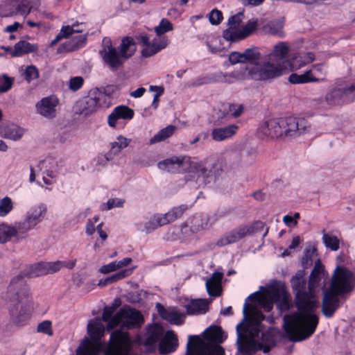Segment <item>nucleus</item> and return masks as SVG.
<instances>
[{
    "label": "nucleus",
    "instance_id": "obj_1",
    "mask_svg": "<svg viewBox=\"0 0 355 355\" xmlns=\"http://www.w3.org/2000/svg\"><path fill=\"white\" fill-rule=\"evenodd\" d=\"M276 304L281 312L290 309L291 297L282 283L260 286L259 291L250 294L243 304V321L236 326L238 350L248 355L257 351L270 352L276 345L277 329L270 327L263 331L261 322L265 316L260 310L270 312Z\"/></svg>",
    "mask_w": 355,
    "mask_h": 355
},
{
    "label": "nucleus",
    "instance_id": "obj_2",
    "mask_svg": "<svg viewBox=\"0 0 355 355\" xmlns=\"http://www.w3.org/2000/svg\"><path fill=\"white\" fill-rule=\"evenodd\" d=\"M327 274L323 266L317 262L311 273L308 291H304L306 282L304 272L299 271L291 279V286L295 292V304L297 311L284 316L283 327L287 338L299 342L309 338L315 332L318 324L315 311L318 306V291L320 282L325 280Z\"/></svg>",
    "mask_w": 355,
    "mask_h": 355
},
{
    "label": "nucleus",
    "instance_id": "obj_3",
    "mask_svg": "<svg viewBox=\"0 0 355 355\" xmlns=\"http://www.w3.org/2000/svg\"><path fill=\"white\" fill-rule=\"evenodd\" d=\"M260 53L257 48H249L243 53L232 52L229 60L232 64L247 62L238 70L224 76V81L232 83L235 80H268L281 76L284 66L282 63L259 62Z\"/></svg>",
    "mask_w": 355,
    "mask_h": 355
},
{
    "label": "nucleus",
    "instance_id": "obj_4",
    "mask_svg": "<svg viewBox=\"0 0 355 355\" xmlns=\"http://www.w3.org/2000/svg\"><path fill=\"white\" fill-rule=\"evenodd\" d=\"M8 297L15 305L9 308L11 322L17 327H24L30 321L35 307L33 298L21 277H14L8 287Z\"/></svg>",
    "mask_w": 355,
    "mask_h": 355
},
{
    "label": "nucleus",
    "instance_id": "obj_5",
    "mask_svg": "<svg viewBox=\"0 0 355 355\" xmlns=\"http://www.w3.org/2000/svg\"><path fill=\"white\" fill-rule=\"evenodd\" d=\"M159 169L168 172L182 171L187 173V181H195L199 185L207 184L215 181V174L205 163L187 156H173L157 164Z\"/></svg>",
    "mask_w": 355,
    "mask_h": 355
},
{
    "label": "nucleus",
    "instance_id": "obj_6",
    "mask_svg": "<svg viewBox=\"0 0 355 355\" xmlns=\"http://www.w3.org/2000/svg\"><path fill=\"white\" fill-rule=\"evenodd\" d=\"M354 286L355 275L345 267L337 266L330 286L323 291L322 311L324 316L331 318L339 307V296L352 291Z\"/></svg>",
    "mask_w": 355,
    "mask_h": 355
},
{
    "label": "nucleus",
    "instance_id": "obj_7",
    "mask_svg": "<svg viewBox=\"0 0 355 355\" xmlns=\"http://www.w3.org/2000/svg\"><path fill=\"white\" fill-rule=\"evenodd\" d=\"M226 338L220 327L211 326L203 333V338L189 336L187 344V355H225L218 343Z\"/></svg>",
    "mask_w": 355,
    "mask_h": 355
},
{
    "label": "nucleus",
    "instance_id": "obj_8",
    "mask_svg": "<svg viewBox=\"0 0 355 355\" xmlns=\"http://www.w3.org/2000/svg\"><path fill=\"white\" fill-rule=\"evenodd\" d=\"M114 310L115 308L113 306H105L103 309L102 320L107 322L108 331L117 326L126 329L136 328L140 327L144 322L143 315L135 309L124 306L113 315Z\"/></svg>",
    "mask_w": 355,
    "mask_h": 355
},
{
    "label": "nucleus",
    "instance_id": "obj_9",
    "mask_svg": "<svg viewBox=\"0 0 355 355\" xmlns=\"http://www.w3.org/2000/svg\"><path fill=\"white\" fill-rule=\"evenodd\" d=\"M86 26L83 23L74 22L71 25H63L54 40L51 42V46L55 45L62 39L67 41L62 44L58 49L59 53L73 51L83 47L87 42L88 33L82 34Z\"/></svg>",
    "mask_w": 355,
    "mask_h": 355
},
{
    "label": "nucleus",
    "instance_id": "obj_10",
    "mask_svg": "<svg viewBox=\"0 0 355 355\" xmlns=\"http://www.w3.org/2000/svg\"><path fill=\"white\" fill-rule=\"evenodd\" d=\"M244 13L239 12L230 16L227 20V28L223 33V39L230 43H236L253 34L258 27V19H250L243 24Z\"/></svg>",
    "mask_w": 355,
    "mask_h": 355
},
{
    "label": "nucleus",
    "instance_id": "obj_11",
    "mask_svg": "<svg viewBox=\"0 0 355 355\" xmlns=\"http://www.w3.org/2000/svg\"><path fill=\"white\" fill-rule=\"evenodd\" d=\"M46 213L47 207L44 203H40L29 208L22 220L15 221L13 223L17 232V241L26 239L28 236V232L42 223Z\"/></svg>",
    "mask_w": 355,
    "mask_h": 355
},
{
    "label": "nucleus",
    "instance_id": "obj_12",
    "mask_svg": "<svg viewBox=\"0 0 355 355\" xmlns=\"http://www.w3.org/2000/svg\"><path fill=\"white\" fill-rule=\"evenodd\" d=\"M91 340L85 339L76 349V355H97L101 347V339L105 334V326L99 319L91 320L87 324Z\"/></svg>",
    "mask_w": 355,
    "mask_h": 355
},
{
    "label": "nucleus",
    "instance_id": "obj_13",
    "mask_svg": "<svg viewBox=\"0 0 355 355\" xmlns=\"http://www.w3.org/2000/svg\"><path fill=\"white\" fill-rule=\"evenodd\" d=\"M110 104V96L105 92L96 89L89 92V95L80 100L76 106L80 114L90 115L100 108L107 107Z\"/></svg>",
    "mask_w": 355,
    "mask_h": 355
},
{
    "label": "nucleus",
    "instance_id": "obj_14",
    "mask_svg": "<svg viewBox=\"0 0 355 355\" xmlns=\"http://www.w3.org/2000/svg\"><path fill=\"white\" fill-rule=\"evenodd\" d=\"M263 228V223L257 221L250 225H241L222 235L216 241L219 247L234 243L248 235L254 234Z\"/></svg>",
    "mask_w": 355,
    "mask_h": 355
},
{
    "label": "nucleus",
    "instance_id": "obj_15",
    "mask_svg": "<svg viewBox=\"0 0 355 355\" xmlns=\"http://www.w3.org/2000/svg\"><path fill=\"white\" fill-rule=\"evenodd\" d=\"M137 40L141 48V56L144 58L154 56L166 49L169 44V40L167 37L155 36L151 37L147 35H140Z\"/></svg>",
    "mask_w": 355,
    "mask_h": 355
},
{
    "label": "nucleus",
    "instance_id": "obj_16",
    "mask_svg": "<svg viewBox=\"0 0 355 355\" xmlns=\"http://www.w3.org/2000/svg\"><path fill=\"white\" fill-rule=\"evenodd\" d=\"M283 137H296L312 130L310 123L303 118L288 116L282 118Z\"/></svg>",
    "mask_w": 355,
    "mask_h": 355
},
{
    "label": "nucleus",
    "instance_id": "obj_17",
    "mask_svg": "<svg viewBox=\"0 0 355 355\" xmlns=\"http://www.w3.org/2000/svg\"><path fill=\"white\" fill-rule=\"evenodd\" d=\"M104 62L111 69H116L120 67L123 61L118 54L116 49L112 46L111 39L104 37L102 41V49L99 51Z\"/></svg>",
    "mask_w": 355,
    "mask_h": 355
},
{
    "label": "nucleus",
    "instance_id": "obj_18",
    "mask_svg": "<svg viewBox=\"0 0 355 355\" xmlns=\"http://www.w3.org/2000/svg\"><path fill=\"white\" fill-rule=\"evenodd\" d=\"M291 54V46L286 42H279L273 46L271 52L266 55V60L264 62L282 63L285 68L284 72L281 74L282 76L288 73V62L285 59Z\"/></svg>",
    "mask_w": 355,
    "mask_h": 355
},
{
    "label": "nucleus",
    "instance_id": "obj_19",
    "mask_svg": "<svg viewBox=\"0 0 355 355\" xmlns=\"http://www.w3.org/2000/svg\"><path fill=\"white\" fill-rule=\"evenodd\" d=\"M58 263L53 262H39L27 266L22 275H18L16 277H21L24 279V276L32 278L37 277L47 274L55 273ZM24 280V279H22ZM24 282V281H23Z\"/></svg>",
    "mask_w": 355,
    "mask_h": 355
},
{
    "label": "nucleus",
    "instance_id": "obj_20",
    "mask_svg": "<svg viewBox=\"0 0 355 355\" xmlns=\"http://www.w3.org/2000/svg\"><path fill=\"white\" fill-rule=\"evenodd\" d=\"M59 104L58 98L54 96H49L42 98L35 105V109L37 114L49 119H51L56 116V108Z\"/></svg>",
    "mask_w": 355,
    "mask_h": 355
},
{
    "label": "nucleus",
    "instance_id": "obj_21",
    "mask_svg": "<svg viewBox=\"0 0 355 355\" xmlns=\"http://www.w3.org/2000/svg\"><path fill=\"white\" fill-rule=\"evenodd\" d=\"M134 110L126 105H119L114 108L107 116V123L111 128H116L119 121H128L134 116Z\"/></svg>",
    "mask_w": 355,
    "mask_h": 355
},
{
    "label": "nucleus",
    "instance_id": "obj_22",
    "mask_svg": "<svg viewBox=\"0 0 355 355\" xmlns=\"http://www.w3.org/2000/svg\"><path fill=\"white\" fill-rule=\"evenodd\" d=\"M57 163L52 159H46L40 161L37 168L42 174V180L46 185H51L57 176Z\"/></svg>",
    "mask_w": 355,
    "mask_h": 355
},
{
    "label": "nucleus",
    "instance_id": "obj_23",
    "mask_svg": "<svg viewBox=\"0 0 355 355\" xmlns=\"http://www.w3.org/2000/svg\"><path fill=\"white\" fill-rule=\"evenodd\" d=\"M260 136L266 137H283L282 118L271 119L263 123L258 130Z\"/></svg>",
    "mask_w": 355,
    "mask_h": 355
},
{
    "label": "nucleus",
    "instance_id": "obj_24",
    "mask_svg": "<svg viewBox=\"0 0 355 355\" xmlns=\"http://www.w3.org/2000/svg\"><path fill=\"white\" fill-rule=\"evenodd\" d=\"M354 90L355 87L353 85L345 89H334L327 94L326 101L331 105L345 103L346 99H350L351 96L352 97L354 96Z\"/></svg>",
    "mask_w": 355,
    "mask_h": 355
},
{
    "label": "nucleus",
    "instance_id": "obj_25",
    "mask_svg": "<svg viewBox=\"0 0 355 355\" xmlns=\"http://www.w3.org/2000/svg\"><path fill=\"white\" fill-rule=\"evenodd\" d=\"M132 139L123 135H119L114 141L110 143V149L103 157H98V160L105 159L107 162L112 160L122 150L127 148Z\"/></svg>",
    "mask_w": 355,
    "mask_h": 355
},
{
    "label": "nucleus",
    "instance_id": "obj_26",
    "mask_svg": "<svg viewBox=\"0 0 355 355\" xmlns=\"http://www.w3.org/2000/svg\"><path fill=\"white\" fill-rule=\"evenodd\" d=\"M315 60V55L313 53L309 52L304 55H299L298 53L291 54V58L287 59L288 66L289 67L288 72L290 71H297L304 67V66L311 63Z\"/></svg>",
    "mask_w": 355,
    "mask_h": 355
},
{
    "label": "nucleus",
    "instance_id": "obj_27",
    "mask_svg": "<svg viewBox=\"0 0 355 355\" xmlns=\"http://www.w3.org/2000/svg\"><path fill=\"white\" fill-rule=\"evenodd\" d=\"M161 335L160 328L153 327L139 339V342L141 345H144L148 351L151 352L155 349L156 344L159 340Z\"/></svg>",
    "mask_w": 355,
    "mask_h": 355
},
{
    "label": "nucleus",
    "instance_id": "obj_28",
    "mask_svg": "<svg viewBox=\"0 0 355 355\" xmlns=\"http://www.w3.org/2000/svg\"><path fill=\"white\" fill-rule=\"evenodd\" d=\"M12 6L15 10L1 12L3 17H10L17 15L26 17L32 10L31 3L28 0H12Z\"/></svg>",
    "mask_w": 355,
    "mask_h": 355
},
{
    "label": "nucleus",
    "instance_id": "obj_29",
    "mask_svg": "<svg viewBox=\"0 0 355 355\" xmlns=\"http://www.w3.org/2000/svg\"><path fill=\"white\" fill-rule=\"evenodd\" d=\"M223 277L222 272H215L210 277L205 279L206 289L210 296L218 297L220 295Z\"/></svg>",
    "mask_w": 355,
    "mask_h": 355
},
{
    "label": "nucleus",
    "instance_id": "obj_30",
    "mask_svg": "<svg viewBox=\"0 0 355 355\" xmlns=\"http://www.w3.org/2000/svg\"><path fill=\"white\" fill-rule=\"evenodd\" d=\"M178 345L176 335L172 331H168L159 346L160 354L167 355L174 352Z\"/></svg>",
    "mask_w": 355,
    "mask_h": 355
},
{
    "label": "nucleus",
    "instance_id": "obj_31",
    "mask_svg": "<svg viewBox=\"0 0 355 355\" xmlns=\"http://www.w3.org/2000/svg\"><path fill=\"white\" fill-rule=\"evenodd\" d=\"M158 311L161 317L171 324L179 325L183 322L184 315L175 307H159Z\"/></svg>",
    "mask_w": 355,
    "mask_h": 355
},
{
    "label": "nucleus",
    "instance_id": "obj_32",
    "mask_svg": "<svg viewBox=\"0 0 355 355\" xmlns=\"http://www.w3.org/2000/svg\"><path fill=\"white\" fill-rule=\"evenodd\" d=\"M24 134V130L15 124H9L0 128V136L6 139L17 141Z\"/></svg>",
    "mask_w": 355,
    "mask_h": 355
},
{
    "label": "nucleus",
    "instance_id": "obj_33",
    "mask_svg": "<svg viewBox=\"0 0 355 355\" xmlns=\"http://www.w3.org/2000/svg\"><path fill=\"white\" fill-rule=\"evenodd\" d=\"M209 304L207 300H193L186 305V309L190 315L203 314L207 311Z\"/></svg>",
    "mask_w": 355,
    "mask_h": 355
},
{
    "label": "nucleus",
    "instance_id": "obj_34",
    "mask_svg": "<svg viewBox=\"0 0 355 355\" xmlns=\"http://www.w3.org/2000/svg\"><path fill=\"white\" fill-rule=\"evenodd\" d=\"M238 130L235 125H230L225 128H215L211 132L213 139L215 141H220L234 135Z\"/></svg>",
    "mask_w": 355,
    "mask_h": 355
},
{
    "label": "nucleus",
    "instance_id": "obj_35",
    "mask_svg": "<svg viewBox=\"0 0 355 355\" xmlns=\"http://www.w3.org/2000/svg\"><path fill=\"white\" fill-rule=\"evenodd\" d=\"M16 232L13 224L5 222L0 223V243H6L12 239H15L17 241Z\"/></svg>",
    "mask_w": 355,
    "mask_h": 355
},
{
    "label": "nucleus",
    "instance_id": "obj_36",
    "mask_svg": "<svg viewBox=\"0 0 355 355\" xmlns=\"http://www.w3.org/2000/svg\"><path fill=\"white\" fill-rule=\"evenodd\" d=\"M37 50L36 44H31L26 41H19L15 44L14 50L11 51L12 57H19L24 54L35 52Z\"/></svg>",
    "mask_w": 355,
    "mask_h": 355
},
{
    "label": "nucleus",
    "instance_id": "obj_37",
    "mask_svg": "<svg viewBox=\"0 0 355 355\" xmlns=\"http://www.w3.org/2000/svg\"><path fill=\"white\" fill-rule=\"evenodd\" d=\"M136 44L131 37L124 38L121 44L120 55L123 58H129L136 51Z\"/></svg>",
    "mask_w": 355,
    "mask_h": 355
},
{
    "label": "nucleus",
    "instance_id": "obj_38",
    "mask_svg": "<svg viewBox=\"0 0 355 355\" xmlns=\"http://www.w3.org/2000/svg\"><path fill=\"white\" fill-rule=\"evenodd\" d=\"M166 220L162 217L161 214H156L150 218L145 223L144 230L149 234L157 229L159 227L166 225Z\"/></svg>",
    "mask_w": 355,
    "mask_h": 355
},
{
    "label": "nucleus",
    "instance_id": "obj_39",
    "mask_svg": "<svg viewBox=\"0 0 355 355\" xmlns=\"http://www.w3.org/2000/svg\"><path fill=\"white\" fill-rule=\"evenodd\" d=\"M187 205H182L178 207H173L164 214H161L162 217L166 220V225L173 222L178 218L181 217L183 213L187 210Z\"/></svg>",
    "mask_w": 355,
    "mask_h": 355
},
{
    "label": "nucleus",
    "instance_id": "obj_40",
    "mask_svg": "<svg viewBox=\"0 0 355 355\" xmlns=\"http://www.w3.org/2000/svg\"><path fill=\"white\" fill-rule=\"evenodd\" d=\"M176 128L174 125H168L166 128L159 130L156 135L153 137L150 140V144H154L155 143L161 142L164 141L165 139L171 137Z\"/></svg>",
    "mask_w": 355,
    "mask_h": 355
},
{
    "label": "nucleus",
    "instance_id": "obj_41",
    "mask_svg": "<svg viewBox=\"0 0 355 355\" xmlns=\"http://www.w3.org/2000/svg\"><path fill=\"white\" fill-rule=\"evenodd\" d=\"M14 209V202L12 200L5 196L0 199V217L4 218L7 216Z\"/></svg>",
    "mask_w": 355,
    "mask_h": 355
},
{
    "label": "nucleus",
    "instance_id": "obj_42",
    "mask_svg": "<svg viewBox=\"0 0 355 355\" xmlns=\"http://www.w3.org/2000/svg\"><path fill=\"white\" fill-rule=\"evenodd\" d=\"M322 241L327 248L336 251L340 246V239L335 235L329 233H324L322 235Z\"/></svg>",
    "mask_w": 355,
    "mask_h": 355
},
{
    "label": "nucleus",
    "instance_id": "obj_43",
    "mask_svg": "<svg viewBox=\"0 0 355 355\" xmlns=\"http://www.w3.org/2000/svg\"><path fill=\"white\" fill-rule=\"evenodd\" d=\"M154 30L157 34L156 37H163L162 35L173 30V25L168 19L163 18Z\"/></svg>",
    "mask_w": 355,
    "mask_h": 355
},
{
    "label": "nucleus",
    "instance_id": "obj_44",
    "mask_svg": "<svg viewBox=\"0 0 355 355\" xmlns=\"http://www.w3.org/2000/svg\"><path fill=\"white\" fill-rule=\"evenodd\" d=\"M125 200L122 198H110L106 202H103L100 205V209L103 211H109L114 208H119L123 206Z\"/></svg>",
    "mask_w": 355,
    "mask_h": 355
},
{
    "label": "nucleus",
    "instance_id": "obj_45",
    "mask_svg": "<svg viewBox=\"0 0 355 355\" xmlns=\"http://www.w3.org/2000/svg\"><path fill=\"white\" fill-rule=\"evenodd\" d=\"M191 230L193 233L198 232L205 230L208 226V221L206 218H202L201 216H195L191 222Z\"/></svg>",
    "mask_w": 355,
    "mask_h": 355
},
{
    "label": "nucleus",
    "instance_id": "obj_46",
    "mask_svg": "<svg viewBox=\"0 0 355 355\" xmlns=\"http://www.w3.org/2000/svg\"><path fill=\"white\" fill-rule=\"evenodd\" d=\"M15 78L3 73L0 75V94L9 91L14 83Z\"/></svg>",
    "mask_w": 355,
    "mask_h": 355
},
{
    "label": "nucleus",
    "instance_id": "obj_47",
    "mask_svg": "<svg viewBox=\"0 0 355 355\" xmlns=\"http://www.w3.org/2000/svg\"><path fill=\"white\" fill-rule=\"evenodd\" d=\"M207 46L212 53H220L225 49V47L221 43V39L219 37H213L209 40Z\"/></svg>",
    "mask_w": 355,
    "mask_h": 355
},
{
    "label": "nucleus",
    "instance_id": "obj_48",
    "mask_svg": "<svg viewBox=\"0 0 355 355\" xmlns=\"http://www.w3.org/2000/svg\"><path fill=\"white\" fill-rule=\"evenodd\" d=\"M37 332L52 336L53 335L52 322L46 320L40 322L37 326Z\"/></svg>",
    "mask_w": 355,
    "mask_h": 355
},
{
    "label": "nucleus",
    "instance_id": "obj_49",
    "mask_svg": "<svg viewBox=\"0 0 355 355\" xmlns=\"http://www.w3.org/2000/svg\"><path fill=\"white\" fill-rule=\"evenodd\" d=\"M266 28L268 32L274 35L283 36V24L281 21L270 22Z\"/></svg>",
    "mask_w": 355,
    "mask_h": 355
},
{
    "label": "nucleus",
    "instance_id": "obj_50",
    "mask_svg": "<svg viewBox=\"0 0 355 355\" xmlns=\"http://www.w3.org/2000/svg\"><path fill=\"white\" fill-rule=\"evenodd\" d=\"M135 268L132 269H124L121 270L118 272L113 274L109 277H107V282H110V284L116 282L120 279H122L123 278H125L126 277H128L130 275L132 272V270Z\"/></svg>",
    "mask_w": 355,
    "mask_h": 355
},
{
    "label": "nucleus",
    "instance_id": "obj_51",
    "mask_svg": "<svg viewBox=\"0 0 355 355\" xmlns=\"http://www.w3.org/2000/svg\"><path fill=\"white\" fill-rule=\"evenodd\" d=\"M24 76L25 79L28 82L36 80L39 78V71L36 67L34 65H29L26 67Z\"/></svg>",
    "mask_w": 355,
    "mask_h": 355
},
{
    "label": "nucleus",
    "instance_id": "obj_52",
    "mask_svg": "<svg viewBox=\"0 0 355 355\" xmlns=\"http://www.w3.org/2000/svg\"><path fill=\"white\" fill-rule=\"evenodd\" d=\"M84 83V79L81 76H75L70 78L69 81V89L76 92L80 89Z\"/></svg>",
    "mask_w": 355,
    "mask_h": 355
},
{
    "label": "nucleus",
    "instance_id": "obj_53",
    "mask_svg": "<svg viewBox=\"0 0 355 355\" xmlns=\"http://www.w3.org/2000/svg\"><path fill=\"white\" fill-rule=\"evenodd\" d=\"M98 220L99 217L98 216H95L87 220L85 225V233L87 235L91 236L94 234L96 231V223Z\"/></svg>",
    "mask_w": 355,
    "mask_h": 355
},
{
    "label": "nucleus",
    "instance_id": "obj_54",
    "mask_svg": "<svg viewBox=\"0 0 355 355\" xmlns=\"http://www.w3.org/2000/svg\"><path fill=\"white\" fill-rule=\"evenodd\" d=\"M223 19L222 12L217 10H212L209 15V22L213 25L219 24Z\"/></svg>",
    "mask_w": 355,
    "mask_h": 355
},
{
    "label": "nucleus",
    "instance_id": "obj_55",
    "mask_svg": "<svg viewBox=\"0 0 355 355\" xmlns=\"http://www.w3.org/2000/svg\"><path fill=\"white\" fill-rule=\"evenodd\" d=\"M149 89H150V91H151V92H156V94L155 95L153 103H152V106L154 107V109H157L158 107V102H159L158 98L163 94L164 89L162 87L154 86V85H150Z\"/></svg>",
    "mask_w": 355,
    "mask_h": 355
},
{
    "label": "nucleus",
    "instance_id": "obj_56",
    "mask_svg": "<svg viewBox=\"0 0 355 355\" xmlns=\"http://www.w3.org/2000/svg\"><path fill=\"white\" fill-rule=\"evenodd\" d=\"M53 263H58L56 266V270H55V272H58L62 268H67L69 269H73L76 264V259H72L69 261H53Z\"/></svg>",
    "mask_w": 355,
    "mask_h": 355
},
{
    "label": "nucleus",
    "instance_id": "obj_57",
    "mask_svg": "<svg viewBox=\"0 0 355 355\" xmlns=\"http://www.w3.org/2000/svg\"><path fill=\"white\" fill-rule=\"evenodd\" d=\"M302 75L304 79L306 80V83L313 82H322L324 80V78L316 77L313 74V70H311V69L304 72Z\"/></svg>",
    "mask_w": 355,
    "mask_h": 355
},
{
    "label": "nucleus",
    "instance_id": "obj_58",
    "mask_svg": "<svg viewBox=\"0 0 355 355\" xmlns=\"http://www.w3.org/2000/svg\"><path fill=\"white\" fill-rule=\"evenodd\" d=\"M301 239L300 236H295L293 237L291 243L289 245L288 248L282 252V256L286 257L290 254V250L295 249L300 243Z\"/></svg>",
    "mask_w": 355,
    "mask_h": 355
},
{
    "label": "nucleus",
    "instance_id": "obj_59",
    "mask_svg": "<svg viewBox=\"0 0 355 355\" xmlns=\"http://www.w3.org/2000/svg\"><path fill=\"white\" fill-rule=\"evenodd\" d=\"M230 114L235 118L239 116L243 111V106L241 104H232L229 107Z\"/></svg>",
    "mask_w": 355,
    "mask_h": 355
},
{
    "label": "nucleus",
    "instance_id": "obj_60",
    "mask_svg": "<svg viewBox=\"0 0 355 355\" xmlns=\"http://www.w3.org/2000/svg\"><path fill=\"white\" fill-rule=\"evenodd\" d=\"M288 81L292 84H304L306 80L304 79L303 75L297 73H292L288 77Z\"/></svg>",
    "mask_w": 355,
    "mask_h": 355
},
{
    "label": "nucleus",
    "instance_id": "obj_61",
    "mask_svg": "<svg viewBox=\"0 0 355 355\" xmlns=\"http://www.w3.org/2000/svg\"><path fill=\"white\" fill-rule=\"evenodd\" d=\"M116 270L117 269L114 261L110 262L108 264L101 266L98 270V271L102 274H107Z\"/></svg>",
    "mask_w": 355,
    "mask_h": 355
},
{
    "label": "nucleus",
    "instance_id": "obj_62",
    "mask_svg": "<svg viewBox=\"0 0 355 355\" xmlns=\"http://www.w3.org/2000/svg\"><path fill=\"white\" fill-rule=\"evenodd\" d=\"M132 261V259L131 258L125 257L120 261H115L114 262L117 270H123V268L129 266Z\"/></svg>",
    "mask_w": 355,
    "mask_h": 355
},
{
    "label": "nucleus",
    "instance_id": "obj_63",
    "mask_svg": "<svg viewBox=\"0 0 355 355\" xmlns=\"http://www.w3.org/2000/svg\"><path fill=\"white\" fill-rule=\"evenodd\" d=\"M311 69L313 70V73L316 77L320 75L324 76L326 73L324 67L322 64H313Z\"/></svg>",
    "mask_w": 355,
    "mask_h": 355
},
{
    "label": "nucleus",
    "instance_id": "obj_64",
    "mask_svg": "<svg viewBox=\"0 0 355 355\" xmlns=\"http://www.w3.org/2000/svg\"><path fill=\"white\" fill-rule=\"evenodd\" d=\"M15 10L12 6V1L8 0L0 5V16L3 17L1 12Z\"/></svg>",
    "mask_w": 355,
    "mask_h": 355
}]
</instances>
